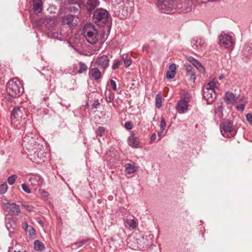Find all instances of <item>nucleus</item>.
I'll use <instances>...</instances> for the list:
<instances>
[{
	"label": "nucleus",
	"instance_id": "nucleus-25",
	"mask_svg": "<svg viewBox=\"0 0 252 252\" xmlns=\"http://www.w3.org/2000/svg\"><path fill=\"white\" fill-rule=\"evenodd\" d=\"M9 252H28V251L24 250L23 247L18 244L12 246L9 250Z\"/></svg>",
	"mask_w": 252,
	"mask_h": 252
},
{
	"label": "nucleus",
	"instance_id": "nucleus-14",
	"mask_svg": "<svg viewBox=\"0 0 252 252\" xmlns=\"http://www.w3.org/2000/svg\"><path fill=\"white\" fill-rule=\"evenodd\" d=\"M188 61L195 68L201 73H204L205 72V69L202 65L195 58L191 56L188 57L187 58Z\"/></svg>",
	"mask_w": 252,
	"mask_h": 252
},
{
	"label": "nucleus",
	"instance_id": "nucleus-36",
	"mask_svg": "<svg viewBox=\"0 0 252 252\" xmlns=\"http://www.w3.org/2000/svg\"><path fill=\"white\" fill-rule=\"evenodd\" d=\"M105 129L104 128V127L102 126H99L97 130H96V135L100 137L102 136L105 131Z\"/></svg>",
	"mask_w": 252,
	"mask_h": 252
},
{
	"label": "nucleus",
	"instance_id": "nucleus-48",
	"mask_svg": "<svg viewBox=\"0 0 252 252\" xmlns=\"http://www.w3.org/2000/svg\"><path fill=\"white\" fill-rule=\"evenodd\" d=\"M157 135L155 133H154L152 134L150 138V143H153L154 141L156 139Z\"/></svg>",
	"mask_w": 252,
	"mask_h": 252
},
{
	"label": "nucleus",
	"instance_id": "nucleus-35",
	"mask_svg": "<svg viewBox=\"0 0 252 252\" xmlns=\"http://www.w3.org/2000/svg\"><path fill=\"white\" fill-rule=\"evenodd\" d=\"M8 189V186L6 183H3L0 186V193H5Z\"/></svg>",
	"mask_w": 252,
	"mask_h": 252
},
{
	"label": "nucleus",
	"instance_id": "nucleus-51",
	"mask_svg": "<svg viewBox=\"0 0 252 252\" xmlns=\"http://www.w3.org/2000/svg\"><path fill=\"white\" fill-rule=\"evenodd\" d=\"M223 78V75H221L219 76V78L220 80H221Z\"/></svg>",
	"mask_w": 252,
	"mask_h": 252
},
{
	"label": "nucleus",
	"instance_id": "nucleus-40",
	"mask_svg": "<svg viewBox=\"0 0 252 252\" xmlns=\"http://www.w3.org/2000/svg\"><path fill=\"white\" fill-rule=\"evenodd\" d=\"M175 72H173V71H167L166 72V78L167 79H172L174 77L175 75Z\"/></svg>",
	"mask_w": 252,
	"mask_h": 252
},
{
	"label": "nucleus",
	"instance_id": "nucleus-29",
	"mask_svg": "<svg viewBox=\"0 0 252 252\" xmlns=\"http://www.w3.org/2000/svg\"><path fill=\"white\" fill-rule=\"evenodd\" d=\"M130 56L131 54L130 55L128 54H124L122 56V58L124 62L125 65L126 67L129 66L132 63Z\"/></svg>",
	"mask_w": 252,
	"mask_h": 252
},
{
	"label": "nucleus",
	"instance_id": "nucleus-49",
	"mask_svg": "<svg viewBox=\"0 0 252 252\" xmlns=\"http://www.w3.org/2000/svg\"><path fill=\"white\" fill-rule=\"evenodd\" d=\"M163 131H162V130L160 129V131L158 133V137H159L158 141H159L161 138V135L163 133Z\"/></svg>",
	"mask_w": 252,
	"mask_h": 252
},
{
	"label": "nucleus",
	"instance_id": "nucleus-34",
	"mask_svg": "<svg viewBox=\"0 0 252 252\" xmlns=\"http://www.w3.org/2000/svg\"><path fill=\"white\" fill-rule=\"evenodd\" d=\"M17 176L16 175L14 174L9 176L7 179V182L10 185H12L14 184Z\"/></svg>",
	"mask_w": 252,
	"mask_h": 252
},
{
	"label": "nucleus",
	"instance_id": "nucleus-46",
	"mask_svg": "<svg viewBox=\"0 0 252 252\" xmlns=\"http://www.w3.org/2000/svg\"><path fill=\"white\" fill-rule=\"evenodd\" d=\"M110 85H111L112 89L115 91L116 90L117 85H116L115 81L114 80L111 79V80H110Z\"/></svg>",
	"mask_w": 252,
	"mask_h": 252
},
{
	"label": "nucleus",
	"instance_id": "nucleus-28",
	"mask_svg": "<svg viewBox=\"0 0 252 252\" xmlns=\"http://www.w3.org/2000/svg\"><path fill=\"white\" fill-rule=\"evenodd\" d=\"M34 249L36 251H42L45 249V246L42 243L36 240L34 242Z\"/></svg>",
	"mask_w": 252,
	"mask_h": 252
},
{
	"label": "nucleus",
	"instance_id": "nucleus-38",
	"mask_svg": "<svg viewBox=\"0 0 252 252\" xmlns=\"http://www.w3.org/2000/svg\"><path fill=\"white\" fill-rule=\"evenodd\" d=\"M166 126V124L165 123V119L163 117H162L161 118L160 124V129L162 130V131H164Z\"/></svg>",
	"mask_w": 252,
	"mask_h": 252
},
{
	"label": "nucleus",
	"instance_id": "nucleus-11",
	"mask_svg": "<svg viewBox=\"0 0 252 252\" xmlns=\"http://www.w3.org/2000/svg\"><path fill=\"white\" fill-rule=\"evenodd\" d=\"M24 112H25V109L23 107L16 106L14 107L11 112V119L25 118Z\"/></svg>",
	"mask_w": 252,
	"mask_h": 252
},
{
	"label": "nucleus",
	"instance_id": "nucleus-42",
	"mask_svg": "<svg viewBox=\"0 0 252 252\" xmlns=\"http://www.w3.org/2000/svg\"><path fill=\"white\" fill-rule=\"evenodd\" d=\"M81 1H82V0H69L70 3L77 4L80 8H81Z\"/></svg>",
	"mask_w": 252,
	"mask_h": 252
},
{
	"label": "nucleus",
	"instance_id": "nucleus-41",
	"mask_svg": "<svg viewBox=\"0 0 252 252\" xmlns=\"http://www.w3.org/2000/svg\"><path fill=\"white\" fill-rule=\"evenodd\" d=\"M26 231L28 232L30 236H33L35 234V231L34 228L30 226L29 229H27Z\"/></svg>",
	"mask_w": 252,
	"mask_h": 252
},
{
	"label": "nucleus",
	"instance_id": "nucleus-47",
	"mask_svg": "<svg viewBox=\"0 0 252 252\" xmlns=\"http://www.w3.org/2000/svg\"><path fill=\"white\" fill-rule=\"evenodd\" d=\"M176 68L175 64L173 63L170 65L168 71H173V72L176 73Z\"/></svg>",
	"mask_w": 252,
	"mask_h": 252
},
{
	"label": "nucleus",
	"instance_id": "nucleus-9",
	"mask_svg": "<svg viewBox=\"0 0 252 252\" xmlns=\"http://www.w3.org/2000/svg\"><path fill=\"white\" fill-rule=\"evenodd\" d=\"M29 137L25 136L23 138V142L22 146L23 148H26L27 150H34V148L36 145L35 141L34 138L31 137L29 140Z\"/></svg>",
	"mask_w": 252,
	"mask_h": 252
},
{
	"label": "nucleus",
	"instance_id": "nucleus-5",
	"mask_svg": "<svg viewBox=\"0 0 252 252\" xmlns=\"http://www.w3.org/2000/svg\"><path fill=\"white\" fill-rule=\"evenodd\" d=\"M220 131L222 135L224 137L234 136L235 134H232L234 129L233 123L229 120L224 121L220 126Z\"/></svg>",
	"mask_w": 252,
	"mask_h": 252
},
{
	"label": "nucleus",
	"instance_id": "nucleus-3",
	"mask_svg": "<svg viewBox=\"0 0 252 252\" xmlns=\"http://www.w3.org/2000/svg\"><path fill=\"white\" fill-rule=\"evenodd\" d=\"M235 38L232 32H222L219 36V44L224 48L232 50L234 46Z\"/></svg>",
	"mask_w": 252,
	"mask_h": 252
},
{
	"label": "nucleus",
	"instance_id": "nucleus-12",
	"mask_svg": "<svg viewBox=\"0 0 252 252\" xmlns=\"http://www.w3.org/2000/svg\"><path fill=\"white\" fill-rule=\"evenodd\" d=\"M172 1L173 0H158V4L162 10H164V12H166L171 10Z\"/></svg>",
	"mask_w": 252,
	"mask_h": 252
},
{
	"label": "nucleus",
	"instance_id": "nucleus-2",
	"mask_svg": "<svg viewBox=\"0 0 252 252\" xmlns=\"http://www.w3.org/2000/svg\"><path fill=\"white\" fill-rule=\"evenodd\" d=\"M83 33L86 40L90 44H95L99 40V36L97 30L91 23H87L84 25Z\"/></svg>",
	"mask_w": 252,
	"mask_h": 252
},
{
	"label": "nucleus",
	"instance_id": "nucleus-8",
	"mask_svg": "<svg viewBox=\"0 0 252 252\" xmlns=\"http://www.w3.org/2000/svg\"><path fill=\"white\" fill-rule=\"evenodd\" d=\"M191 44L194 50L202 51L206 46L205 41L201 37H195L191 40Z\"/></svg>",
	"mask_w": 252,
	"mask_h": 252
},
{
	"label": "nucleus",
	"instance_id": "nucleus-16",
	"mask_svg": "<svg viewBox=\"0 0 252 252\" xmlns=\"http://www.w3.org/2000/svg\"><path fill=\"white\" fill-rule=\"evenodd\" d=\"M224 99L227 103H236L238 102V97L232 93L226 92L224 95Z\"/></svg>",
	"mask_w": 252,
	"mask_h": 252
},
{
	"label": "nucleus",
	"instance_id": "nucleus-30",
	"mask_svg": "<svg viewBox=\"0 0 252 252\" xmlns=\"http://www.w3.org/2000/svg\"><path fill=\"white\" fill-rule=\"evenodd\" d=\"M87 241L88 239H83L79 240L78 242L73 243L72 245V247L74 249L80 248L83 246Z\"/></svg>",
	"mask_w": 252,
	"mask_h": 252
},
{
	"label": "nucleus",
	"instance_id": "nucleus-21",
	"mask_svg": "<svg viewBox=\"0 0 252 252\" xmlns=\"http://www.w3.org/2000/svg\"><path fill=\"white\" fill-rule=\"evenodd\" d=\"M33 10L34 13L38 14L42 9V2L41 0H32Z\"/></svg>",
	"mask_w": 252,
	"mask_h": 252
},
{
	"label": "nucleus",
	"instance_id": "nucleus-17",
	"mask_svg": "<svg viewBox=\"0 0 252 252\" xmlns=\"http://www.w3.org/2000/svg\"><path fill=\"white\" fill-rule=\"evenodd\" d=\"M189 106L188 101L185 99L180 100L177 105V109L180 112H185Z\"/></svg>",
	"mask_w": 252,
	"mask_h": 252
},
{
	"label": "nucleus",
	"instance_id": "nucleus-32",
	"mask_svg": "<svg viewBox=\"0 0 252 252\" xmlns=\"http://www.w3.org/2000/svg\"><path fill=\"white\" fill-rule=\"evenodd\" d=\"M88 69L87 65L83 62H80L79 63V70L78 72L79 73H82L86 72Z\"/></svg>",
	"mask_w": 252,
	"mask_h": 252
},
{
	"label": "nucleus",
	"instance_id": "nucleus-7",
	"mask_svg": "<svg viewBox=\"0 0 252 252\" xmlns=\"http://www.w3.org/2000/svg\"><path fill=\"white\" fill-rule=\"evenodd\" d=\"M81 8H85L88 11H92L99 4L98 0H82Z\"/></svg>",
	"mask_w": 252,
	"mask_h": 252
},
{
	"label": "nucleus",
	"instance_id": "nucleus-50",
	"mask_svg": "<svg viewBox=\"0 0 252 252\" xmlns=\"http://www.w3.org/2000/svg\"><path fill=\"white\" fill-rule=\"evenodd\" d=\"M30 226H28L27 223H26V222L24 224V227H25L26 231L27 230V229H29V228Z\"/></svg>",
	"mask_w": 252,
	"mask_h": 252
},
{
	"label": "nucleus",
	"instance_id": "nucleus-18",
	"mask_svg": "<svg viewBox=\"0 0 252 252\" xmlns=\"http://www.w3.org/2000/svg\"><path fill=\"white\" fill-rule=\"evenodd\" d=\"M74 17L72 14L65 15L62 19V23L63 25H67L69 27L73 26L75 23L73 22Z\"/></svg>",
	"mask_w": 252,
	"mask_h": 252
},
{
	"label": "nucleus",
	"instance_id": "nucleus-37",
	"mask_svg": "<svg viewBox=\"0 0 252 252\" xmlns=\"http://www.w3.org/2000/svg\"><path fill=\"white\" fill-rule=\"evenodd\" d=\"M121 63L122 62L121 61L115 60L112 66V69L115 70L117 69L119 67V66L121 64Z\"/></svg>",
	"mask_w": 252,
	"mask_h": 252
},
{
	"label": "nucleus",
	"instance_id": "nucleus-15",
	"mask_svg": "<svg viewBox=\"0 0 252 252\" xmlns=\"http://www.w3.org/2000/svg\"><path fill=\"white\" fill-rule=\"evenodd\" d=\"M29 181L34 187L39 186L42 182L41 176L37 175H32L29 178Z\"/></svg>",
	"mask_w": 252,
	"mask_h": 252
},
{
	"label": "nucleus",
	"instance_id": "nucleus-4",
	"mask_svg": "<svg viewBox=\"0 0 252 252\" xmlns=\"http://www.w3.org/2000/svg\"><path fill=\"white\" fill-rule=\"evenodd\" d=\"M109 16V13L106 10L98 8L94 11L93 18L97 25L103 26L108 21Z\"/></svg>",
	"mask_w": 252,
	"mask_h": 252
},
{
	"label": "nucleus",
	"instance_id": "nucleus-1",
	"mask_svg": "<svg viewBox=\"0 0 252 252\" xmlns=\"http://www.w3.org/2000/svg\"><path fill=\"white\" fill-rule=\"evenodd\" d=\"M6 92L8 94L13 97L20 96L24 92V88L21 82L15 78L10 80L7 84Z\"/></svg>",
	"mask_w": 252,
	"mask_h": 252
},
{
	"label": "nucleus",
	"instance_id": "nucleus-39",
	"mask_svg": "<svg viewBox=\"0 0 252 252\" xmlns=\"http://www.w3.org/2000/svg\"><path fill=\"white\" fill-rule=\"evenodd\" d=\"M23 190L27 193H30L31 192V190L28 186V185L26 184H23L21 185Z\"/></svg>",
	"mask_w": 252,
	"mask_h": 252
},
{
	"label": "nucleus",
	"instance_id": "nucleus-19",
	"mask_svg": "<svg viewBox=\"0 0 252 252\" xmlns=\"http://www.w3.org/2000/svg\"><path fill=\"white\" fill-rule=\"evenodd\" d=\"M186 69L187 72V76L194 82L196 79L194 68L191 65L188 64L186 66Z\"/></svg>",
	"mask_w": 252,
	"mask_h": 252
},
{
	"label": "nucleus",
	"instance_id": "nucleus-33",
	"mask_svg": "<svg viewBox=\"0 0 252 252\" xmlns=\"http://www.w3.org/2000/svg\"><path fill=\"white\" fill-rule=\"evenodd\" d=\"M162 104V98L160 94H157L156 97V105L158 108H160Z\"/></svg>",
	"mask_w": 252,
	"mask_h": 252
},
{
	"label": "nucleus",
	"instance_id": "nucleus-24",
	"mask_svg": "<svg viewBox=\"0 0 252 252\" xmlns=\"http://www.w3.org/2000/svg\"><path fill=\"white\" fill-rule=\"evenodd\" d=\"M217 89L216 83L214 81V79L209 81L203 87V90L216 91Z\"/></svg>",
	"mask_w": 252,
	"mask_h": 252
},
{
	"label": "nucleus",
	"instance_id": "nucleus-31",
	"mask_svg": "<svg viewBox=\"0 0 252 252\" xmlns=\"http://www.w3.org/2000/svg\"><path fill=\"white\" fill-rule=\"evenodd\" d=\"M5 226L7 229L9 230V229L11 228H14V227L15 226V223L13 220L11 219H7L6 220Z\"/></svg>",
	"mask_w": 252,
	"mask_h": 252
},
{
	"label": "nucleus",
	"instance_id": "nucleus-52",
	"mask_svg": "<svg viewBox=\"0 0 252 252\" xmlns=\"http://www.w3.org/2000/svg\"><path fill=\"white\" fill-rule=\"evenodd\" d=\"M39 223H40L42 226H43V221H39Z\"/></svg>",
	"mask_w": 252,
	"mask_h": 252
},
{
	"label": "nucleus",
	"instance_id": "nucleus-13",
	"mask_svg": "<svg viewBox=\"0 0 252 252\" xmlns=\"http://www.w3.org/2000/svg\"><path fill=\"white\" fill-rule=\"evenodd\" d=\"M127 143L129 146L133 148H138L139 146V142L138 138L135 136L134 132H131L127 139Z\"/></svg>",
	"mask_w": 252,
	"mask_h": 252
},
{
	"label": "nucleus",
	"instance_id": "nucleus-22",
	"mask_svg": "<svg viewBox=\"0 0 252 252\" xmlns=\"http://www.w3.org/2000/svg\"><path fill=\"white\" fill-rule=\"evenodd\" d=\"M90 73L91 77L95 80H97L100 78L101 73L98 67L93 68L91 69Z\"/></svg>",
	"mask_w": 252,
	"mask_h": 252
},
{
	"label": "nucleus",
	"instance_id": "nucleus-6",
	"mask_svg": "<svg viewBox=\"0 0 252 252\" xmlns=\"http://www.w3.org/2000/svg\"><path fill=\"white\" fill-rule=\"evenodd\" d=\"M109 59L106 55H102L97 58L94 62V65L101 69L105 70L109 65Z\"/></svg>",
	"mask_w": 252,
	"mask_h": 252
},
{
	"label": "nucleus",
	"instance_id": "nucleus-26",
	"mask_svg": "<svg viewBox=\"0 0 252 252\" xmlns=\"http://www.w3.org/2000/svg\"><path fill=\"white\" fill-rule=\"evenodd\" d=\"M132 219H127L126 223L130 228L134 229L136 228L138 222L137 220L134 217H132Z\"/></svg>",
	"mask_w": 252,
	"mask_h": 252
},
{
	"label": "nucleus",
	"instance_id": "nucleus-27",
	"mask_svg": "<svg viewBox=\"0 0 252 252\" xmlns=\"http://www.w3.org/2000/svg\"><path fill=\"white\" fill-rule=\"evenodd\" d=\"M105 97L107 102L110 103L112 102L114 98V93L110 90L106 89L105 92Z\"/></svg>",
	"mask_w": 252,
	"mask_h": 252
},
{
	"label": "nucleus",
	"instance_id": "nucleus-20",
	"mask_svg": "<svg viewBox=\"0 0 252 252\" xmlns=\"http://www.w3.org/2000/svg\"><path fill=\"white\" fill-rule=\"evenodd\" d=\"M12 215H18L20 213L19 206L15 203H10L7 206Z\"/></svg>",
	"mask_w": 252,
	"mask_h": 252
},
{
	"label": "nucleus",
	"instance_id": "nucleus-10",
	"mask_svg": "<svg viewBox=\"0 0 252 252\" xmlns=\"http://www.w3.org/2000/svg\"><path fill=\"white\" fill-rule=\"evenodd\" d=\"M203 96L206 100L208 104L212 103L216 97V91L202 90Z\"/></svg>",
	"mask_w": 252,
	"mask_h": 252
},
{
	"label": "nucleus",
	"instance_id": "nucleus-44",
	"mask_svg": "<svg viewBox=\"0 0 252 252\" xmlns=\"http://www.w3.org/2000/svg\"><path fill=\"white\" fill-rule=\"evenodd\" d=\"M246 117L248 123L252 125V115L248 113L246 115Z\"/></svg>",
	"mask_w": 252,
	"mask_h": 252
},
{
	"label": "nucleus",
	"instance_id": "nucleus-45",
	"mask_svg": "<svg viewBox=\"0 0 252 252\" xmlns=\"http://www.w3.org/2000/svg\"><path fill=\"white\" fill-rule=\"evenodd\" d=\"M245 105L244 104H240L236 106L237 110L243 111L244 110Z\"/></svg>",
	"mask_w": 252,
	"mask_h": 252
},
{
	"label": "nucleus",
	"instance_id": "nucleus-43",
	"mask_svg": "<svg viewBox=\"0 0 252 252\" xmlns=\"http://www.w3.org/2000/svg\"><path fill=\"white\" fill-rule=\"evenodd\" d=\"M125 127L128 130H130L132 128V125L130 122H126L125 124Z\"/></svg>",
	"mask_w": 252,
	"mask_h": 252
},
{
	"label": "nucleus",
	"instance_id": "nucleus-23",
	"mask_svg": "<svg viewBox=\"0 0 252 252\" xmlns=\"http://www.w3.org/2000/svg\"><path fill=\"white\" fill-rule=\"evenodd\" d=\"M125 171L127 174H131L136 171L137 168L130 163H126L125 166Z\"/></svg>",
	"mask_w": 252,
	"mask_h": 252
}]
</instances>
